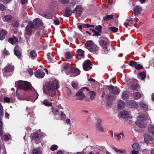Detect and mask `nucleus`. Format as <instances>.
<instances>
[{
	"instance_id": "f257e3e1",
	"label": "nucleus",
	"mask_w": 154,
	"mask_h": 154,
	"mask_svg": "<svg viewBox=\"0 0 154 154\" xmlns=\"http://www.w3.org/2000/svg\"><path fill=\"white\" fill-rule=\"evenodd\" d=\"M58 81L54 79H50L46 82L44 86V92L48 95L53 97L56 94L58 88Z\"/></svg>"
},
{
	"instance_id": "f03ea898",
	"label": "nucleus",
	"mask_w": 154,
	"mask_h": 154,
	"mask_svg": "<svg viewBox=\"0 0 154 154\" xmlns=\"http://www.w3.org/2000/svg\"><path fill=\"white\" fill-rule=\"evenodd\" d=\"M86 48L90 52L97 54L99 50V48L91 40L88 41L85 44Z\"/></svg>"
},
{
	"instance_id": "7ed1b4c3",
	"label": "nucleus",
	"mask_w": 154,
	"mask_h": 154,
	"mask_svg": "<svg viewBox=\"0 0 154 154\" xmlns=\"http://www.w3.org/2000/svg\"><path fill=\"white\" fill-rule=\"evenodd\" d=\"M15 85L18 88L26 91L32 89L31 84L26 81H19L15 83Z\"/></svg>"
},
{
	"instance_id": "20e7f679",
	"label": "nucleus",
	"mask_w": 154,
	"mask_h": 154,
	"mask_svg": "<svg viewBox=\"0 0 154 154\" xmlns=\"http://www.w3.org/2000/svg\"><path fill=\"white\" fill-rule=\"evenodd\" d=\"M147 115H143L137 117V121L136 122V125L140 128H144L146 126V123L145 121L148 118Z\"/></svg>"
},
{
	"instance_id": "39448f33",
	"label": "nucleus",
	"mask_w": 154,
	"mask_h": 154,
	"mask_svg": "<svg viewBox=\"0 0 154 154\" xmlns=\"http://www.w3.org/2000/svg\"><path fill=\"white\" fill-rule=\"evenodd\" d=\"M89 89L87 87H84L79 91L76 94L75 96L77 97L76 100H81L85 97V94L89 91Z\"/></svg>"
},
{
	"instance_id": "423d86ee",
	"label": "nucleus",
	"mask_w": 154,
	"mask_h": 154,
	"mask_svg": "<svg viewBox=\"0 0 154 154\" xmlns=\"http://www.w3.org/2000/svg\"><path fill=\"white\" fill-rule=\"evenodd\" d=\"M31 24L33 29H38L41 26L42 27L43 24L42 21L38 18L35 19Z\"/></svg>"
},
{
	"instance_id": "0eeeda50",
	"label": "nucleus",
	"mask_w": 154,
	"mask_h": 154,
	"mask_svg": "<svg viewBox=\"0 0 154 154\" xmlns=\"http://www.w3.org/2000/svg\"><path fill=\"white\" fill-rule=\"evenodd\" d=\"M92 64L89 60H85L83 64V68L85 71L91 69L92 68Z\"/></svg>"
},
{
	"instance_id": "6e6552de",
	"label": "nucleus",
	"mask_w": 154,
	"mask_h": 154,
	"mask_svg": "<svg viewBox=\"0 0 154 154\" xmlns=\"http://www.w3.org/2000/svg\"><path fill=\"white\" fill-rule=\"evenodd\" d=\"M127 106L129 108L137 109L138 107L137 102L134 100H129L127 101Z\"/></svg>"
},
{
	"instance_id": "1a4fd4ad",
	"label": "nucleus",
	"mask_w": 154,
	"mask_h": 154,
	"mask_svg": "<svg viewBox=\"0 0 154 154\" xmlns=\"http://www.w3.org/2000/svg\"><path fill=\"white\" fill-rule=\"evenodd\" d=\"M108 89L111 93L115 95L119 94L120 91V90L118 87L113 86L112 85L108 87Z\"/></svg>"
},
{
	"instance_id": "9d476101",
	"label": "nucleus",
	"mask_w": 154,
	"mask_h": 154,
	"mask_svg": "<svg viewBox=\"0 0 154 154\" xmlns=\"http://www.w3.org/2000/svg\"><path fill=\"white\" fill-rule=\"evenodd\" d=\"M14 53L19 59H21L22 51L19 46L15 47L14 49Z\"/></svg>"
},
{
	"instance_id": "9b49d317",
	"label": "nucleus",
	"mask_w": 154,
	"mask_h": 154,
	"mask_svg": "<svg viewBox=\"0 0 154 154\" xmlns=\"http://www.w3.org/2000/svg\"><path fill=\"white\" fill-rule=\"evenodd\" d=\"M83 10L82 8L80 6H77L75 10H73L72 12L74 13L76 12L75 15L76 17L80 16Z\"/></svg>"
},
{
	"instance_id": "f8f14e48",
	"label": "nucleus",
	"mask_w": 154,
	"mask_h": 154,
	"mask_svg": "<svg viewBox=\"0 0 154 154\" xmlns=\"http://www.w3.org/2000/svg\"><path fill=\"white\" fill-rule=\"evenodd\" d=\"M35 76L38 78L41 79L43 78L45 75V73L43 70L38 69L35 73Z\"/></svg>"
},
{
	"instance_id": "ddd939ff",
	"label": "nucleus",
	"mask_w": 154,
	"mask_h": 154,
	"mask_svg": "<svg viewBox=\"0 0 154 154\" xmlns=\"http://www.w3.org/2000/svg\"><path fill=\"white\" fill-rule=\"evenodd\" d=\"M134 150L132 151L131 153L132 154H136L139 152L140 149V147L139 144L137 143H134L132 145Z\"/></svg>"
},
{
	"instance_id": "4468645a",
	"label": "nucleus",
	"mask_w": 154,
	"mask_h": 154,
	"mask_svg": "<svg viewBox=\"0 0 154 154\" xmlns=\"http://www.w3.org/2000/svg\"><path fill=\"white\" fill-rule=\"evenodd\" d=\"M133 11L134 15L135 16H137L141 13L142 8L139 6L137 5L134 7Z\"/></svg>"
},
{
	"instance_id": "2eb2a0df",
	"label": "nucleus",
	"mask_w": 154,
	"mask_h": 154,
	"mask_svg": "<svg viewBox=\"0 0 154 154\" xmlns=\"http://www.w3.org/2000/svg\"><path fill=\"white\" fill-rule=\"evenodd\" d=\"M33 28L31 24L28 25L26 28V34L29 35L32 34V29Z\"/></svg>"
},
{
	"instance_id": "dca6fc26",
	"label": "nucleus",
	"mask_w": 154,
	"mask_h": 154,
	"mask_svg": "<svg viewBox=\"0 0 154 154\" xmlns=\"http://www.w3.org/2000/svg\"><path fill=\"white\" fill-rule=\"evenodd\" d=\"M129 115V113L128 111L125 110L120 112L119 114L120 117L124 118L128 117Z\"/></svg>"
},
{
	"instance_id": "f3484780",
	"label": "nucleus",
	"mask_w": 154,
	"mask_h": 154,
	"mask_svg": "<svg viewBox=\"0 0 154 154\" xmlns=\"http://www.w3.org/2000/svg\"><path fill=\"white\" fill-rule=\"evenodd\" d=\"M14 69V67L10 65H7L4 68V73H7L13 72Z\"/></svg>"
},
{
	"instance_id": "a211bd4d",
	"label": "nucleus",
	"mask_w": 154,
	"mask_h": 154,
	"mask_svg": "<svg viewBox=\"0 0 154 154\" xmlns=\"http://www.w3.org/2000/svg\"><path fill=\"white\" fill-rule=\"evenodd\" d=\"M139 105L143 110L145 111L148 110V105L145 102L140 101L139 103Z\"/></svg>"
},
{
	"instance_id": "6ab92c4d",
	"label": "nucleus",
	"mask_w": 154,
	"mask_h": 154,
	"mask_svg": "<svg viewBox=\"0 0 154 154\" xmlns=\"http://www.w3.org/2000/svg\"><path fill=\"white\" fill-rule=\"evenodd\" d=\"M69 71L71 73L75 74V76L79 75L80 73V71L79 69L75 67L70 68L69 69Z\"/></svg>"
},
{
	"instance_id": "aec40b11",
	"label": "nucleus",
	"mask_w": 154,
	"mask_h": 154,
	"mask_svg": "<svg viewBox=\"0 0 154 154\" xmlns=\"http://www.w3.org/2000/svg\"><path fill=\"white\" fill-rule=\"evenodd\" d=\"M89 94L90 95L89 99H86L85 100L86 101L89 102L90 101H92L94 99V97L96 95L95 92L93 91H90L89 92Z\"/></svg>"
},
{
	"instance_id": "412c9836",
	"label": "nucleus",
	"mask_w": 154,
	"mask_h": 154,
	"mask_svg": "<svg viewBox=\"0 0 154 154\" xmlns=\"http://www.w3.org/2000/svg\"><path fill=\"white\" fill-rule=\"evenodd\" d=\"M84 52L81 49L78 50L77 54L76 57V58L79 60L81 59L80 57H84Z\"/></svg>"
},
{
	"instance_id": "4be33fe9",
	"label": "nucleus",
	"mask_w": 154,
	"mask_h": 154,
	"mask_svg": "<svg viewBox=\"0 0 154 154\" xmlns=\"http://www.w3.org/2000/svg\"><path fill=\"white\" fill-rule=\"evenodd\" d=\"M125 23L130 27H131L134 25L135 21L132 18L130 17L128 19L126 20Z\"/></svg>"
},
{
	"instance_id": "5701e85b",
	"label": "nucleus",
	"mask_w": 154,
	"mask_h": 154,
	"mask_svg": "<svg viewBox=\"0 0 154 154\" xmlns=\"http://www.w3.org/2000/svg\"><path fill=\"white\" fill-rule=\"evenodd\" d=\"M72 13V11L70 7H67L66 8L64 13V16L68 17L70 16Z\"/></svg>"
},
{
	"instance_id": "b1692460",
	"label": "nucleus",
	"mask_w": 154,
	"mask_h": 154,
	"mask_svg": "<svg viewBox=\"0 0 154 154\" xmlns=\"http://www.w3.org/2000/svg\"><path fill=\"white\" fill-rule=\"evenodd\" d=\"M7 31L3 29L0 31V40H3L6 35L7 34Z\"/></svg>"
},
{
	"instance_id": "393cba45",
	"label": "nucleus",
	"mask_w": 154,
	"mask_h": 154,
	"mask_svg": "<svg viewBox=\"0 0 154 154\" xmlns=\"http://www.w3.org/2000/svg\"><path fill=\"white\" fill-rule=\"evenodd\" d=\"M125 106V103L123 101L119 100L118 102L117 108L119 109H123Z\"/></svg>"
},
{
	"instance_id": "a878e982",
	"label": "nucleus",
	"mask_w": 154,
	"mask_h": 154,
	"mask_svg": "<svg viewBox=\"0 0 154 154\" xmlns=\"http://www.w3.org/2000/svg\"><path fill=\"white\" fill-rule=\"evenodd\" d=\"M18 41V40L16 37L13 36L8 39V42L11 44L14 45Z\"/></svg>"
},
{
	"instance_id": "bb28decb",
	"label": "nucleus",
	"mask_w": 154,
	"mask_h": 154,
	"mask_svg": "<svg viewBox=\"0 0 154 154\" xmlns=\"http://www.w3.org/2000/svg\"><path fill=\"white\" fill-rule=\"evenodd\" d=\"M142 96V94L138 92H135L133 94V97L135 100H138Z\"/></svg>"
},
{
	"instance_id": "cd10ccee",
	"label": "nucleus",
	"mask_w": 154,
	"mask_h": 154,
	"mask_svg": "<svg viewBox=\"0 0 154 154\" xmlns=\"http://www.w3.org/2000/svg\"><path fill=\"white\" fill-rule=\"evenodd\" d=\"M153 139L152 137L148 135L145 134L144 136V140L146 143H148L149 141Z\"/></svg>"
},
{
	"instance_id": "c85d7f7f",
	"label": "nucleus",
	"mask_w": 154,
	"mask_h": 154,
	"mask_svg": "<svg viewBox=\"0 0 154 154\" xmlns=\"http://www.w3.org/2000/svg\"><path fill=\"white\" fill-rule=\"evenodd\" d=\"M43 104L47 106H52V103L49 101L48 99H45L42 102Z\"/></svg>"
},
{
	"instance_id": "c756f323",
	"label": "nucleus",
	"mask_w": 154,
	"mask_h": 154,
	"mask_svg": "<svg viewBox=\"0 0 154 154\" xmlns=\"http://www.w3.org/2000/svg\"><path fill=\"white\" fill-rule=\"evenodd\" d=\"M129 92L125 91L122 92V98L123 100H125L128 98V97Z\"/></svg>"
},
{
	"instance_id": "7c9ffc66",
	"label": "nucleus",
	"mask_w": 154,
	"mask_h": 154,
	"mask_svg": "<svg viewBox=\"0 0 154 154\" xmlns=\"http://www.w3.org/2000/svg\"><path fill=\"white\" fill-rule=\"evenodd\" d=\"M2 133L1 134H0V136H1V138L2 140H5V141H6L8 140H9V138L7 135H4L2 136L3 134V124L2 122Z\"/></svg>"
},
{
	"instance_id": "2f4dec72",
	"label": "nucleus",
	"mask_w": 154,
	"mask_h": 154,
	"mask_svg": "<svg viewBox=\"0 0 154 154\" xmlns=\"http://www.w3.org/2000/svg\"><path fill=\"white\" fill-rule=\"evenodd\" d=\"M130 87L131 89L137 91H139L140 88V87L137 84L131 85Z\"/></svg>"
},
{
	"instance_id": "473e14b6",
	"label": "nucleus",
	"mask_w": 154,
	"mask_h": 154,
	"mask_svg": "<svg viewBox=\"0 0 154 154\" xmlns=\"http://www.w3.org/2000/svg\"><path fill=\"white\" fill-rule=\"evenodd\" d=\"M117 153H121L122 154L125 153L126 152V150L124 149H118L116 147L112 148Z\"/></svg>"
},
{
	"instance_id": "72a5a7b5",
	"label": "nucleus",
	"mask_w": 154,
	"mask_h": 154,
	"mask_svg": "<svg viewBox=\"0 0 154 154\" xmlns=\"http://www.w3.org/2000/svg\"><path fill=\"white\" fill-rule=\"evenodd\" d=\"M114 15L113 14L107 15L103 17V20L104 21H108L114 18Z\"/></svg>"
},
{
	"instance_id": "f704fd0d",
	"label": "nucleus",
	"mask_w": 154,
	"mask_h": 154,
	"mask_svg": "<svg viewBox=\"0 0 154 154\" xmlns=\"http://www.w3.org/2000/svg\"><path fill=\"white\" fill-rule=\"evenodd\" d=\"M29 57L32 59L35 58L37 56V54L35 51L33 50L31 51L29 54Z\"/></svg>"
},
{
	"instance_id": "c9c22d12",
	"label": "nucleus",
	"mask_w": 154,
	"mask_h": 154,
	"mask_svg": "<svg viewBox=\"0 0 154 154\" xmlns=\"http://www.w3.org/2000/svg\"><path fill=\"white\" fill-rule=\"evenodd\" d=\"M148 132L154 136V125H149L148 127Z\"/></svg>"
},
{
	"instance_id": "e433bc0d",
	"label": "nucleus",
	"mask_w": 154,
	"mask_h": 154,
	"mask_svg": "<svg viewBox=\"0 0 154 154\" xmlns=\"http://www.w3.org/2000/svg\"><path fill=\"white\" fill-rule=\"evenodd\" d=\"M33 154H42L41 150L40 148H35L32 150Z\"/></svg>"
},
{
	"instance_id": "4c0bfd02",
	"label": "nucleus",
	"mask_w": 154,
	"mask_h": 154,
	"mask_svg": "<svg viewBox=\"0 0 154 154\" xmlns=\"http://www.w3.org/2000/svg\"><path fill=\"white\" fill-rule=\"evenodd\" d=\"M64 56L65 57L70 61L71 60L72 56L70 53L69 52L67 51L65 53Z\"/></svg>"
},
{
	"instance_id": "58836bf2",
	"label": "nucleus",
	"mask_w": 154,
	"mask_h": 154,
	"mask_svg": "<svg viewBox=\"0 0 154 154\" xmlns=\"http://www.w3.org/2000/svg\"><path fill=\"white\" fill-rule=\"evenodd\" d=\"M4 101L6 103H13L14 102V99L12 98H9L7 97H4L3 99Z\"/></svg>"
},
{
	"instance_id": "ea45409f",
	"label": "nucleus",
	"mask_w": 154,
	"mask_h": 154,
	"mask_svg": "<svg viewBox=\"0 0 154 154\" xmlns=\"http://www.w3.org/2000/svg\"><path fill=\"white\" fill-rule=\"evenodd\" d=\"M138 76L140 79L143 80L146 77V73L144 72H140L139 73Z\"/></svg>"
},
{
	"instance_id": "a19ab883",
	"label": "nucleus",
	"mask_w": 154,
	"mask_h": 154,
	"mask_svg": "<svg viewBox=\"0 0 154 154\" xmlns=\"http://www.w3.org/2000/svg\"><path fill=\"white\" fill-rule=\"evenodd\" d=\"M96 127L97 131L103 132L104 129L101 125H96Z\"/></svg>"
},
{
	"instance_id": "79ce46f5",
	"label": "nucleus",
	"mask_w": 154,
	"mask_h": 154,
	"mask_svg": "<svg viewBox=\"0 0 154 154\" xmlns=\"http://www.w3.org/2000/svg\"><path fill=\"white\" fill-rule=\"evenodd\" d=\"M70 64L69 63H66L63 65H62V70H66L68 69L69 68Z\"/></svg>"
},
{
	"instance_id": "37998d69",
	"label": "nucleus",
	"mask_w": 154,
	"mask_h": 154,
	"mask_svg": "<svg viewBox=\"0 0 154 154\" xmlns=\"http://www.w3.org/2000/svg\"><path fill=\"white\" fill-rule=\"evenodd\" d=\"M52 112L55 116L59 113V110L56 108L54 107L51 108Z\"/></svg>"
},
{
	"instance_id": "c03bdc74",
	"label": "nucleus",
	"mask_w": 154,
	"mask_h": 154,
	"mask_svg": "<svg viewBox=\"0 0 154 154\" xmlns=\"http://www.w3.org/2000/svg\"><path fill=\"white\" fill-rule=\"evenodd\" d=\"M66 93L67 95L69 97H70L72 94L71 90L68 87H66Z\"/></svg>"
},
{
	"instance_id": "a18cd8bd",
	"label": "nucleus",
	"mask_w": 154,
	"mask_h": 154,
	"mask_svg": "<svg viewBox=\"0 0 154 154\" xmlns=\"http://www.w3.org/2000/svg\"><path fill=\"white\" fill-rule=\"evenodd\" d=\"M34 91H33V94H34V96H33V99H34V101L37 100L38 98V94L37 93L36 90L33 89Z\"/></svg>"
},
{
	"instance_id": "49530a36",
	"label": "nucleus",
	"mask_w": 154,
	"mask_h": 154,
	"mask_svg": "<svg viewBox=\"0 0 154 154\" xmlns=\"http://www.w3.org/2000/svg\"><path fill=\"white\" fill-rule=\"evenodd\" d=\"M99 43L101 46H105L106 45L107 42L104 40H100Z\"/></svg>"
},
{
	"instance_id": "de8ad7c7",
	"label": "nucleus",
	"mask_w": 154,
	"mask_h": 154,
	"mask_svg": "<svg viewBox=\"0 0 154 154\" xmlns=\"http://www.w3.org/2000/svg\"><path fill=\"white\" fill-rule=\"evenodd\" d=\"M72 86L75 89H77L78 85L77 82H72L71 83Z\"/></svg>"
},
{
	"instance_id": "09e8293b",
	"label": "nucleus",
	"mask_w": 154,
	"mask_h": 154,
	"mask_svg": "<svg viewBox=\"0 0 154 154\" xmlns=\"http://www.w3.org/2000/svg\"><path fill=\"white\" fill-rule=\"evenodd\" d=\"M78 27L81 30L83 28H87V24L84 23L82 25H80L78 26Z\"/></svg>"
},
{
	"instance_id": "8fccbe9b",
	"label": "nucleus",
	"mask_w": 154,
	"mask_h": 154,
	"mask_svg": "<svg viewBox=\"0 0 154 154\" xmlns=\"http://www.w3.org/2000/svg\"><path fill=\"white\" fill-rule=\"evenodd\" d=\"M39 137V134L37 132L34 133L32 136V138L33 140H36L38 139Z\"/></svg>"
},
{
	"instance_id": "3c124183",
	"label": "nucleus",
	"mask_w": 154,
	"mask_h": 154,
	"mask_svg": "<svg viewBox=\"0 0 154 154\" xmlns=\"http://www.w3.org/2000/svg\"><path fill=\"white\" fill-rule=\"evenodd\" d=\"M109 29L113 32H116L118 30V28L115 27H109Z\"/></svg>"
},
{
	"instance_id": "603ef678",
	"label": "nucleus",
	"mask_w": 154,
	"mask_h": 154,
	"mask_svg": "<svg viewBox=\"0 0 154 154\" xmlns=\"http://www.w3.org/2000/svg\"><path fill=\"white\" fill-rule=\"evenodd\" d=\"M102 28V27L101 25H99L96 26L95 29L100 32H101Z\"/></svg>"
},
{
	"instance_id": "864d4df0",
	"label": "nucleus",
	"mask_w": 154,
	"mask_h": 154,
	"mask_svg": "<svg viewBox=\"0 0 154 154\" xmlns=\"http://www.w3.org/2000/svg\"><path fill=\"white\" fill-rule=\"evenodd\" d=\"M137 63L134 61H130L129 63V65L132 66H134L135 68V67Z\"/></svg>"
},
{
	"instance_id": "5fc2aeb1",
	"label": "nucleus",
	"mask_w": 154,
	"mask_h": 154,
	"mask_svg": "<svg viewBox=\"0 0 154 154\" xmlns=\"http://www.w3.org/2000/svg\"><path fill=\"white\" fill-rule=\"evenodd\" d=\"M12 16L9 15H7L5 17V19L7 22H9Z\"/></svg>"
},
{
	"instance_id": "6e6d98bb",
	"label": "nucleus",
	"mask_w": 154,
	"mask_h": 154,
	"mask_svg": "<svg viewBox=\"0 0 154 154\" xmlns=\"http://www.w3.org/2000/svg\"><path fill=\"white\" fill-rule=\"evenodd\" d=\"M58 147L57 145H53L51 146L50 149L51 150L54 151L56 150L57 149Z\"/></svg>"
},
{
	"instance_id": "4d7b16f0",
	"label": "nucleus",
	"mask_w": 154,
	"mask_h": 154,
	"mask_svg": "<svg viewBox=\"0 0 154 154\" xmlns=\"http://www.w3.org/2000/svg\"><path fill=\"white\" fill-rule=\"evenodd\" d=\"M60 116L62 119H65L66 117L65 114L63 112H60Z\"/></svg>"
},
{
	"instance_id": "13d9d810",
	"label": "nucleus",
	"mask_w": 154,
	"mask_h": 154,
	"mask_svg": "<svg viewBox=\"0 0 154 154\" xmlns=\"http://www.w3.org/2000/svg\"><path fill=\"white\" fill-rule=\"evenodd\" d=\"M143 68V66L140 64H137L135 68L139 70Z\"/></svg>"
},
{
	"instance_id": "bf43d9fd",
	"label": "nucleus",
	"mask_w": 154,
	"mask_h": 154,
	"mask_svg": "<svg viewBox=\"0 0 154 154\" xmlns=\"http://www.w3.org/2000/svg\"><path fill=\"white\" fill-rule=\"evenodd\" d=\"M50 53H48L47 54V55L48 59L49 62H51L52 60V58L50 57Z\"/></svg>"
},
{
	"instance_id": "052dcab7",
	"label": "nucleus",
	"mask_w": 154,
	"mask_h": 154,
	"mask_svg": "<svg viewBox=\"0 0 154 154\" xmlns=\"http://www.w3.org/2000/svg\"><path fill=\"white\" fill-rule=\"evenodd\" d=\"M0 10L2 11H3L5 10V7L2 4L0 5Z\"/></svg>"
},
{
	"instance_id": "680f3d73",
	"label": "nucleus",
	"mask_w": 154,
	"mask_h": 154,
	"mask_svg": "<svg viewBox=\"0 0 154 154\" xmlns=\"http://www.w3.org/2000/svg\"><path fill=\"white\" fill-rule=\"evenodd\" d=\"M3 54L5 55H8L9 54L8 51L7 50L5 49H4L3 52Z\"/></svg>"
},
{
	"instance_id": "e2e57ef3",
	"label": "nucleus",
	"mask_w": 154,
	"mask_h": 154,
	"mask_svg": "<svg viewBox=\"0 0 154 154\" xmlns=\"http://www.w3.org/2000/svg\"><path fill=\"white\" fill-rule=\"evenodd\" d=\"M97 125H101L100 124L102 122V121L101 119L98 118L97 119Z\"/></svg>"
},
{
	"instance_id": "0e129e2a",
	"label": "nucleus",
	"mask_w": 154,
	"mask_h": 154,
	"mask_svg": "<svg viewBox=\"0 0 154 154\" xmlns=\"http://www.w3.org/2000/svg\"><path fill=\"white\" fill-rule=\"evenodd\" d=\"M100 32H99L98 31H98H96L92 35V36H97L100 35Z\"/></svg>"
},
{
	"instance_id": "69168bd1",
	"label": "nucleus",
	"mask_w": 154,
	"mask_h": 154,
	"mask_svg": "<svg viewBox=\"0 0 154 154\" xmlns=\"http://www.w3.org/2000/svg\"><path fill=\"white\" fill-rule=\"evenodd\" d=\"M62 3L65 4L68 3L69 2V0H59Z\"/></svg>"
},
{
	"instance_id": "338daca9",
	"label": "nucleus",
	"mask_w": 154,
	"mask_h": 154,
	"mask_svg": "<svg viewBox=\"0 0 154 154\" xmlns=\"http://www.w3.org/2000/svg\"><path fill=\"white\" fill-rule=\"evenodd\" d=\"M54 22L56 25H59L60 24L59 20L58 19L54 20Z\"/></svg>"
},
{
	"instance_id": "774afa93",
	"label": "nucleus",
	"mask_w": 154,
	"mask_h": 154,
	"mask_svg": "<svg viewBox=\"0 0 154 154\" xmlns=\"http://www.w3.org/2000/svg\"><path fill=\"white\" fill-rule=\"evenodd\" d=\"M12 25L13 26L16 27H18L19 25V23L17 21H16L15 23H13Z\"/></svg>"
}]
</instances>
